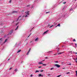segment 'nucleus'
<instances>
[{"instance_id":"obj_16","label":"nucleus","mask_w":77,"mask_h":77,"mask_svg":"<svg viewBox=\"0 0 77 77\" xmlns=\"http://www.w3.org/2000/svg\"><path fill=\"white\" fill-rule=\"evenodd\" d=\"M55 69V68H52L51 69V70H52V69Z\"/></svg>"},{"instance_id":"obj_20","label":"nucleus","mask_w":77,"mask_h":77,"mask_svg":"<svg viewBox=\"0 0 77 77\" xmlns=\"http://www.w3.org/2000/svg\"><path fill=\"white\" fill-rule=\"evenodd\" d=\"M32 35V33H30L29 35L27 37V38H29V37L30 36V35Z\"/></svg>"},{"instance_id":"obj_17","label":"nucleus","mask_w":77,"mask_h":77,"mask_svg":"<svg viewBox=\"0 0 77 77\" xmlns=\"http://www.w3.org/2000/svg\"><path fill=\"white\" fill-rule=\"evenodd\" d=\"M43 66H46V64H42Z\"/></svg>"},{"instance_id":"obj_6","label":"nucleus","mask_w":77,"mask_h":77,"mask_svg":"<svg viewBox=\"0 0 77 77\" xmlns=\"http://www.w3.org/2000/svg\"><path fill=\"white\" fill-rule=\"evenodd\" d=\"M69 11L70 12H73V9L71 8L70 10Z\"/></svg>"},{"instance_id":"obj_55","label":"nucleus","mask_w":77,"mask_h":77,"mask_svg":"<svg viewBox=\"0 0 77 77\" xmlns=\"http://www.w3.org/2000/svg\"><path fill=\"white\" fill-rule=\"evenodd\" d=\"M64 0H63V1Z\"/></svg>"},{"instance_id":"obj_15","label":"nucleus","mask_w":77,"mask_h":77,"mask_svg":"<svg viewBox=\"0 0 77 77\" xmlns=\"http://www.w3.org/2000/svg\"><path fill=\"white\" fill-rule=\"evenodd\" d=\"M39 71L40 72H43V71H44V70H39Z\"/></svg>"},{"instance_id":"obj_18","label":"nucleus","mask_w":77,"mask_h":77,"mask_svg":"<svg viewBox=\"0 0 77 77\" xmlns=\"http://www.w3.org/2000/svg\"><path fill=\"white\" fill-rule=\"evenodd\" d=\"M62 53H63V52L58 53V54H62Z\"/></svg>"},{"instance_id":"obj_51","label":"nucleus","mask_w":77,"mask_h":77,"mask_svg":"<svg viewBox=\"0 0 77 77\" xmlns=\"http://www.w3.org/2000/svg\"><path fill=\"white\" fill-rule=\"evenodd\" d=\"M54 55H56V54H54Z\"/></svg>"},{"instance_id":"obj_40","label":"nucleus","mask_w":77,"mask_h":77,"mask_svg":"<svg viewBox=\"0 0 77 77\" xmlns=\"http://www.w3.org/2000/svg\"><path fill=\"white\" fill-rule=\"evenodd\" d=\"M55 63H58V61H55Z\"/></svg>"},{"instance_id":"obj_48","label":"nucleus","mask_w":77,"mask_h":77,"mask_svg":"<svg viewBox=\"0 0 77 77\" xmlns=\"http://www.w3.org/2000/svg\"><path fill=\"white\" fill-rule=\"evenodd\" d=\"M76 60H77V57L76 58Z\"/></svg>"},{"instance_id":"obj_33","label":"nucleus","mask_w":77,"mask_h":77,"mask_svg":"<svg viewBox=\"0 0 77 77\" xmlns=\"http://www.w3.org/2000/svg\"><path fill=\"white\" fill-rule=\"evenodd\" d=\"M4 37H5V38H6V35H5L4 36Z\"/></svg>"},{"instance_id":"obj_29","label":"nucleus","mask_w":77,"mask_h":77,"mask_svg":"<svg viewBox=\"0 0 77 77\" xmlns=\"http://www.w3.org/2000/svg\"><path fill=\"white\" fill-rule=\"evenodd\" d=\"M33 76V75H30V77H32Z\"/></svg>"},{"instance_id":"obj_42","label":"nucleus","mask_w":77,"mask_h":77,"mask_svg":"<svg viewBox=\"0 0 77 77\" xmlns=\"http://www.w3.org/2000/svg\"><path fill=\"white\" fill-rule=\"evenodd\" d=\"M44 61H45V60H43L42 61V62H44Z\"/></svg>"},{"instance_id":"obj_4","label":"nucleus","mask_w":77,"mask_h":77,"mask_svg":"<svg viewBox=\"0 0 77 77\" xmlns=\"http://www.w3.org/2000/svg\"><path fill=\"white\" fill-rule=\"evenodd\" d=\"M13 32V30H11V31L10 32L8 35H11V33H12Z\"/></svg>"},{"instance_id":"obj_53","label":"nucleus","mask_w":77,"mask_h":77,"mask_svg":"<svg viewBox=\"0 0 77 77\" xmlns=\"http://www.w3.org/2000/svg\"><path fill=\"white\" fill-rule=\"evenodd\" d=\"M76 0H75V1H76Z\"/></svg>"},{"instance_id":"obj_45","label":"nucleus","mask_w":77,"mask_h":77,"mask_svg":"<svg viewBox=\"0 0 77 77\" xmlns=\"http://www.w3.org/2000/svg\"><path fill=\"white\" fill-rule=\"evenodd\" d=\"M16 26L18 25V23H17L16 24Z\"/></svg>"},{"instance_id":"obj_9","label":"nucleus","mask_w":77,"mask_h":77,"mask_svg":"<svg viewBox=\"0 0 77 77\" xmlns=\"http://www.w3.org/2000/svg\"><path fill=\"white\" fill-rule=\"evenodd\" d=\"M41 76H43V75H41V74H38V76L39 77H41Z\"/></svg>"},{"instance_id":"obj_32","label":"nucleus","mask_w":77,"mask_h":77,"mask_svg":"<svg viewBox=\"0 0 77 77\" xmlns=\"http://www.w3.org/2000/svg\"><path fill=\"white\" fill-rule=\"evenodd\" d=\"M53 25H52L50 27V28H51V27H53Z\"/></svg>"},{"instance_id":"obj_35","label":"nucleus","mask_w":77,"mask_h":77,"mask_svg":"<svg viewBox=\"0 0 77 77\" xmlns=\"http://www.w3.org/2000/svg\"><path fill=\"white\" fill-rule=\"evenodd\" d=\"M49 12H46V14H48V13H49Z\"/></svg>"},{"instance_id":"obj_13","label":"nucleus","mask_w":77,"mask_h":77,"mask_svg":"<svg viewBox=\"0 0 77 77\" xmlns=\"http://www.w3.org/2000/svg\"><path fill=\"white\" fill-rule=\"evenodd\" d=\"M7 41H8V39H6L5 40V41L4 42V43H5L6 42H7Z\"/></svg>"},{"instance_id":"obj_46","label":"nucleus","mask_w":77,"mask_h":77,"mask_svg":"<svg viewBox=\"0 0 77 77\" xmlns=\"http://www.w3.org/2000/svg\"><path fill=\"white\" fill-rule=\"evenodd\" d=\"M47 58H48L47 57H45V59H47Z\"/></svg>"},{"instance_id":"obj_43","label":"nucleus","mask_w":77,"mask_h":77,"mask_svg":"<svg viewBox=\"0 0 77 77\" xmlns=\"http://www.w3.org/2000/svg\"><path fill=\"white\" fill-rule=\"evenodd\" d=\"M11 69H12V68H11L9 69V70H11Z\"/></svg>"},{"instance_id":"obj_37","label":"nucleus","mask_w":77,"mask_h":77,"mask_svg":"<svg viewBox=\"0 0 77 77\" xmlns=\"http://www.w3.org/2000/svg\"><path fill=\"white\" fill-rule=\"evenodd\" d=\"M75 45H76V47H77V44L75 43Z\"/></svg>"},{"instance_id":"obj_14","label":"nucleus","mask_w":77,"mask_h":77,"mask_svg":"<svg viewBox=\"0 0 77 77\" xmlns=\"http://www.w3.org/2000/svg\"><path fill=\"white\" fill-rule=\"evenodd\" d=\"M21 51V50H18L17 51V53H20V51Z\"/></svg>"},{"instance_id":"obj_1","label":"nucleus","mask_w":77,"mask_h":77,"mask_svg":"<svg viewBox=\"0 0 77 77\" xmlns=\"http://www.w3.org/2000/svg\"><path fill=\"white\" fill-rule=\"evenodd\" d=\"M28 15H29V11H26L25 12V17H27Z\"/></svg>"},{"instance_id":"obj_44","label":"nucleus","mask_w":77,"mask_h":77,"mask_svg":"<svg viewBox=\"0 0 77 77\" xmlns=\"http://www.w3.org/2000/svg\"><path fill=\"white\" fill-rule=\"evenodd\" d=\"M2 38H1V39H0V40H1V41H2Z\"/></svg>"},{"instance_id":"obj_31","label":"nucleus","mask_w":77,"mask_h":77,"mask_svg":"<svg viewBox=\"0 0 77 77\" xmlns=\"http://www.w3.org/2000/svg\"><path fill=\"white\" fill-rule=\"evenodd\" d=\"M48 76H49V77H50V74H48Z\"/></svg>"},{"instance_id":"obj_47","label":"nucleus","mask_w":77,"mask_h":77,"mask_svg":"<svg viewBox=\"0 0 77 77\" xmlns=\"http://www.w3.org/2000/svg\"><path fill=\"white\" fill-rule=\"evenodd\" d=\"M75 54H77V53L76 52L75 53Z\"/></svg>"},{"instance_id":"obj_10","label":"nucleus","mask_w":77,"mask_h":77,"mask_svg":"<svg viewBox=\"0 0 77 77\" xmlns=\"http://www.w3.org/2000/svg\"><path fill=\"white\" fill-rule=\"evenodd\" d=\"M20 17H21V16H20L17 19V20H16L17 21H18V20L19 19V18H20Z\"/></svg>"},{"instance_id":"obj_36","label":"nucleus","mask_w":77,"mask_h":77,"mask_svg":"<svg viewBox=\"0 0 77 77\" xmlns=\"http://www.w3.org/2000/svg\"><path fill=\"white\" fill-rule=\"evenodd\" d=\"M69 72H66V74H69Z\"/></svg>"},{"instance_id":"obj_8","label":"nucleus","mask_w":77,"mask_h":77,"mask_svg":"<svg viewBox=\"0 0 77 77\" xmlns=\"http://www.w3.org/2000/svg\"><path fill=\"white\" fill-rule=\"evenodd\" d=\"M38 38H35V41H38Z\"/></svg>"},{"instance_id":"obj_24","label":"nucleus","mask_w":77,"mask_h":77,"mask_svg":"<svg viewBox=\"0 0 77 77\" xmlns=\"http://www.w3.org/2000/svg\"><path fill=\"white\" fill-rule=\"evenodd\" d=\"M77 71H76V76H77Z\"/></svg>"},{"instance_id":"obj_3","label":"nucleus","mask_w":77,"mask_h":77,"mask_svg":"<svg viewBox=\"0 0 77 77\" xmlns=\"http://www.w3.org/2000/svg\"><path fill=\"white\" fill-rule=\"evenodd\" d=\"M54 66H56L57 68H59L60 67V66L59 65V64H55Z\"/></svg>"},{"instance_id":"obj_34","label":"nucleus","mask_w":77,"mask_h":77,"mask_svg":"<svg viewBox=\"0 0 77 77\" xmlns=\"http://www.w3.org/2000/svg\"><path fill=\"white\" fill-rule=\"evenodd\" d=\"M66 3V2H63V4H65V3Z\"/></svg>"},{"instance_id":"obj_22","label":"nucleus","mask_w":77,"mask_h":77,"mask_svg":"<svg viewBox=\"0 0 77 77\" xmlns=\"http://www.w3.org/2000/svg\"><path fill=\"white\" fill-rule=\"evenodd\" d=\"M73 42H75V41H75V39H73Z\"/></svg>"},{"instance_id":"obj_12","label":"nucleus","mask_w":77,"mask_h":77,"mask_svg":"<svg viewBox=\"0 0 77 77\" xmlns=\"http://www.w3.org/2000/svg\"><path fill=\"white\" fill-rule=\"evenodd\" d=\"M39 72V71L38 70H36L35 72V73H36V72Z\"/></svg>"},{"instance_id":"obj_50","label":"nucleus","mask_w":77,"mask_h":77,"mask_svg":"<svg viewBox=\"0 0 77 77\" xmlns=\"http://www.w3.org/2000/svg\"><path fill=\"white\" fill-rule=\"evenodd\" d=\"M69 65H71V64L70 63V64H69Z\"/></svg>"},{"instance_id":"obj_7","label":"nucleus","mask_w":77,"mask_h":77,"mask_svg":"<svg viewBox=\"0 0 77 77\" xmlns=\"http://www.w3.org/2000/svg\"><path fill=\"white\" fill-rule=\"evenodd\" d=\"M17 71H18V69L17 68L15 69L14 70V71L15 72H17Z\"/></svg>"},{"instance_id":"obj_52","label":"nucleus","mask_w":77,"mask_h":77,"mask_svg":"<svg viewBox=\"0 0 77 77\" xmlns=\"http://www.w3.org/2000/svg\"><path fill=\"white\" fill-rule=\"evenodd\" d=\"M63 69H65V68H63Z\"/></svg>"},{"instance_id":"obj_28","label":"nucleus","mask_w":77,"mask_h":77,"mask_svg":"<svg viewBox=\"0 0 77 77\" xmlns=\"http://www.w3.org/2000/svg\"><path fill=\"white\" fill-rule=\"evenodd\" d=\"M52 52V51H49L48 53H51Z\"/></svg>"},{"instance_id":"obj_23","label":"nucleus","mask_w":77,"mask_h":77,"mask_svg":"<svg viewBox=\"0 0 77 77\" xmlns=\"http://www.w3.org/2000/svg\"><path fill=\"white\" fill-rule=\"evenodd\" d=\"M60 76H61V75H58V76H57V77H60Z\"/></svg>"},{"instance_id":"obj_30","label":"nucleus","mask_w":77,"mask_h":77,"mask_svg":"<svg viewBox=\"0 0 77 77\" xmlns=\"http://www.w3.org/2000/svg\"><path fill=\"white\" fill-rule=\"evenodd\" d=\"M30 5H27V7H29V6H30Z\"/></svg>"},{"instance_id":"obj_27","label":"nucleus","mask_w":77,"mask_h":77,"mask_svg":"<svg viewBox=\"0 0 77 77\" xmlns=\"http://www.w3.org/2000/svg\"><path fill=\"white\" fill-rule=\"evenodd\" d=\"M29 53V52H28L26 54V55H28Z\"/></svg>"},{"instance_id":"obj_49","label":"nucleus","mask_w":77,"mask_h":77,"mask_svg":"<svg viewBox=\"0 0 77 77\" xmlns=\"http://www.w3.org/2000/svg\"><path fill=\"white\" fill-rule=\"evenodd\" d=\"M31 42H32L31 41L30 42V43H31Z\"/></svg>"},{"instance_id":"obj_26","label":"nucleus","mask_w":77,"mask_h":77,"mask_svg":"<svg viewBox=\"0 0 77 77\" xmlns=\"http://www.w3.org/2000/svg\"><path fill=\"white\" fill-rule=\"evenodd\" d=\"M57 26H59V27L60 26V24H59L58 25H57Z\"/></svg>"},{"instance_id":"obj_38","label":"nucleus","mask_w":77,"mask_h":77,"mask_svg":"<svg viewBox=\"0 0 77 77\" xmlns=\"http://www.w3.org/2000/svg\"><path fill=\"white\" fill-rule=\"evenodd\" d=\"M39 68H42V67L41 66H39L38 67Z\"/></svg>"},{"instance_id":"obj_39","label":"nucleus","mask_w":77,"mask_h":77,"mask_svg":"<svg viewBox=\"0 0 77 77\" xmlns=\"http://www.w3.org/2000/svg\"><path fill=\"white\" fill-rule=\"evenodd\" d=\"M9 3H11V0H10V1H9Z\"/></svg>"},{"instance_id":"obj_11","label":"nucleus","mask_w":77,"mask_h":77,"mask_svg":"<svg viewBox=\"0 0 77 77\" xmlns=\"http://www.w3.org/2000/svg\"><path fill=\"white\" fill-rule=\"evenodd\" d=\"M38 64L39 65H41V64H43V63L41 62H40L38 63Z\"/></svg>"},{"instance_id":"obj_5","label":"nucleus","mask_w":77,"mask_h":77,"mask_svg":"<svg viewBox=\"0 0 77 77\" xmlns=\"http://www.w3.org/2000/svg\"><path fill=\"white\" fill-rule=\"evenodd\" d=\"M48 32V30L47 31H46L44 32V33L43 34V35H44V34L47 33Z\"/></svg>"},{"instance_id":"obj_25","label":"nucleus","mask_w":77,"mask_h":77,"mask_svg":"<svg viewBox=\"0 0 77 77\" xmlns=\"http://www.w3.org/2000/svg\"><path fill=\"white\" fill-rule=\"evenodd\" d=\"M16 12H17V11H14L12 12V13H15Z\"/></svg>"},{"instance_id":"obj_41","label":"nucleus","mask_w":77,"mask_h":77,"mask_svg":"<svg viewBox=\"0 0 77 77\" xmlns=\"http://www.w3.org/2000/svg\"><path fill=\"white\" fill-rule=\"evenodd\" d=\"M33 7H34V6H32L31 8H33Z\"/></svg>"},{"instance_id":"obj_21","label":"nucleus","mask_w":77,"mask_h":77,"mask_svg":"<svg viewBox=\"0 0 77 77\" xmlns=\"http://www.w3.org/2000/svg\"><path fill=\"white\" fill-rule=\"evenodd\" d=\"M30 50H31V48H30L29 49V51H28V52H30Z\"/></svg>"},{"instance_id":"obj_54","label":"nucleus","mask_w":77,"mask_h":77,"mask_svg":"<svg viewBox=\"0 0 77 77\" xmlns=\"http://www.w3.org/2000/svg\"><path fill=\"white\" fill-rule=\"evenodd\" d=\"M9 59H9L8 60H9Z\"/></svg>"},{"instance_id":"obj_19","label":"nucleus","mask_w":77,"mask_h":77,"mask_svg":"<svg viewBox=\"0 0 77 77\" xmlns=\"http://www.w3.org/2000/svg\"><path fill=\"white\" fill-rule=\"evenodd\" d=\"M18 26H17V28L15 29V30H17V29H18Z\"/></svg>"},{"instance_id":"obj_2","label":"nucleus","mask_w":77,"mask_h":77,"mask_svg":"<svg viewBox=\"0 0 77 77\" xmlns=\"http://www.w3.org/2000/svg\"><path fill=\"white\" fill-rule=\"evenodd\" d=\"M63 17H67V14L66 13H65L63 16Z\"/></svg>"}]
</instances>
